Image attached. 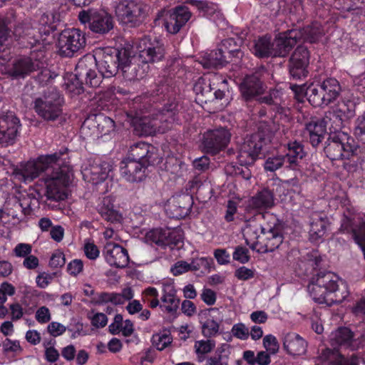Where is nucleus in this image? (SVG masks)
<instances>
[{
	"instance_id": "69168bd1",
	"label": "nucleus",
	"mask_w": 365,
	"mask_h": 365,
	"mask_svg": "<svg viewBox=\"0 0 365 365\" xmlns=\"http://www.w3.org/2000/svg\"><path fill=\"white\" fill-rule=\"evenodd\" d=\"M83 250L86 257L91 260H95L99 257L100 251L98 247L93 242L86 243Z\"/></svg>"
},
{
	"instance_id": "4be33fe9",
	"label": "nucleus",
	"mask_w": 365,
	"mask_h": 365,
	"mask_svg": "<svg viewBox=\"0 0 365 365\" xmlns=\"http://www.w3.org/2000/svg\"><path fill=\"white\" fill-rule=\"evenodd\" d=\"M308 291L316 302L326 304L329 306L333 304L341 303L349 295L348 290H344L341 293L337 292L334 297L331 296V294L327 292L322 285H319L314 277L308 285Z\"/></svg>"
},
{
	"instance_id": "9d476101",
	"label": "nucleus",
	"mask_w": 365,
	"mask_h": 365,
	"mask_svg": "<svg viewBox=\"0 0 365 365\" xmlns=\"http://www.w3.org/2000/svg\"><path fill=\"white\" fill-rule=\"evenodd\" d=\"M346 133L330 135L324 147L326 155L332 161L349 158L352 155L357 154L358 148L352 145Z\"/></svg>"
},
{
	"instance_id": "49530a36",
	"label": "nucleus",
	"mask_w": 365,
	"mask_h": 365,
	"mask_svg": "<svg viewBox=\"0 0 365 365\" xmlns=\"http://www.w3.org/2000/svg\"><path fill=\"white\" fill-rule=\"evenodd\" d=\"M60 21L59 13L51 11L43 14L38 20V23L41 26H44L43 32L49 34L51 31L56 29L57 24Z\"/></svg>"
},
{
	"instance_id": "20e7f679",
	"label": "nucleus",
	"mask_w": 365,
	"mask_h": 365,
	"mask_svg": "<svg viewBox=\"0 0 365 365\" xmlns=\"http://www.w3.org/2000/svg\"><path fill=\"white\" fill-rule=\"evenodd\" d=\"M155 148L144 142L130 146L128 157L121 162L120 173L128 182H141L145 177L148 167L155 163Z\"/></svg>"
},
{
	"instance_id": "f257e3e1",
	"label": "nucleus",
	"mask_w": 365,
	"mask_h": 365,
	"mask_svg": "<svg viewBox=\"0 0 365 365\" xmlns=\"http://www.w3.org/2000/svg\"><path fill=\"white\" fill-rule=\"evenodd\" d=\"M67 152V148H63L51 154L41 155L14 168V178L26 184L42 175L34 185L37 197L32 196L33 194L29 195L19 204L24 215H29L38 210L40 208V200L43 197L53 201L66 199L65 190L71 183L72 168L61 161L62 156Z\"/></svg>"
},
{
	"instance_id": "37998d69",
	"label": "nucleus",
	"mask_w": 365,
	"mask_h": 365,
	"mask_svg": "<svg viewBox=\"0 0 365 365\" xmlns=\"http://www.w3.org/2000/svg\"><path fill=\"white\" fill-rule=\"evenodd\" d=\"M323 120L326 121V126H327L328 124L330 125L329 130L331 133V135L344 133L341 131V129L344 128V121L341 111L329 112L323 118Z\"/></svg>"
},
{
	"instance_id": "ea45409f",
	"label": "nucleus",
	"mask_w": 365,
	"mask_h": 365,
	"mask_svg": "<svg viewBox=\"0 0 365 365\" xmlns=\"http://www.w3.org/2000/svg\"><path fill=\"white\" fill-rule=\"evenodd\" d=\"M287 153L284 155L289 164L287 168L295 169L299 160L302 159L305 155L303 146L297 141L291 142L287 144Z\"/></svg>"
},
{
	"instance_id": "423d86ee",
	"label": "nucleus",
	"mask_w": 365,
	"mask_h": 365,
	"mask_svg": "<svg viewBox=\"0 0 365 365\" xmlns=\"http://www.w3.org/2000/svg\"><path fill=\"white\" fill-rule=\"evenodd\" d=\"M232 134L226 126H217L205 131L200 140V148L212 156L219 154L229 145Z\"/></svg>"
},
{
	"instance_id": "bb28decb",
	"label": "nucleus",
	"mask_w": 365,
	"mask_h": 365,
	"mask_svg": "<svg viewBox=\"0 0 365 365\" xmlns=\"http://www.w3.org/2000/svg\"><path fill=\"white\" fill-rule=\"evenodd\" d=\"M217 311L216 308H210L202 310L199 314L202 334L206 338L214 337L219 333L221 320L212 315V312Z\"/></svg>"
},
{
	"instance_id": "f704fd0d",
	"label": "nucleus",
	"mask_w": 365,
	"mask_h": 365,
	"mask_svg": "<svg viewBox=\"0 0 365 365\" xmlns=\"http://www.w3.org/2000/svg\"><path fill=\"white\" fill-rule=\"evenodd\" d=\"M215 83L210 79L200 77L193 86V91L196 95V99L202 103L212 101V91L215 89Z\"/></svg>"
},
{
	"instance_id": "72a5a7b5",
	"label": "nucleus",
	"mask_w": 365,
	"mask_h": 365,
	"mask_svg": "<svg viewBox=\"0 0 365 365\" xmlns=\"http://www.w3.org/2000/svg\"><path fill=\"white\" fill-rule=\"evenodd\" d=\"M284 349L292 355H302L307 351V344L299 334L293 332L287 333L284 338Z\"/></svg>"
},
{
	"instance_id": "338daca9",
	"label": "nucleus",
	"mask_w": 365,
	"mask_h": 365,
	"mask_svg": "<svg viewBox=\"0 0 365 365\" xmlns=\"http://www.w3.org/2000/svg\"><path fill=\"white\" fill-rule=\"evenodd\" d=\"M232 334L237 339L245 340L249 336L248 329L243 324H235L232 328Z\"/></svg>"
},
{
	"instance_id": "1a4fd4ad",
	"label": "nucleus",
	"mask_w": 365,
	"mask_h": 365,
	"mask_svg": "<svg viewBox=\"0 0 365 365\" xmlns=\"http://www.w3.org/2000/svg\"><path fill=\"white\" fill-rule=\"evenodd\" d=\"M78 20L84 25L88 24L92 32L101 35L108 34L114 26L113 16L103 10H82L78 14Z\"/></svg>"
},
{
	"instance_id": "473e14b6",
	"label": "nucleus",
	"mask_w": 365,
	"mask_h": 365,
	"mask_svg": "<svg viewBox=\"0 0 365 365\" xmlns=\"http://www.w3.org/2000/svg\"><path fill=\"white\" fill-rule=\"evenodd\" d=\"M319 358L323 361H329L331 365H358L359 359L351 355L350 357H344L336 350L325 349L321 353Z\"/></svg>"
},
{
	"instance_id": "a19ab883",
	"label": "nucleus",
	"mask_w": 365,
	"mask_h": 365,
	"mask_svg": "<svg viewBox=\"0 0 365 365\" xmlns=\"http://www.w3.org/2000/svg\"><path fill=\"white\" fill-rule=\"evenodd\" d=\"M93 126L96 128L98 135L103 137L114 133L115 123L111 118L105 115L103 113H98L94 116Z\"/></svg>"
},
{
	"instance_id": "0e129e2a",
	"label": "nucleus",
	"mask_w": 365,
	"mask_h": 365,
	"mask_svg": "<svg viewBox=\"0 0 365 365\" xmlns=\"http://www.w3.org/2000/svg\"><path fill=\"white\" fill-rule=\"evenodd\" d=\"M47 330L51 336L57 337L62 335L66 331V327L59 322H52L48 325Z\"/></svg>"
},
{
	"instance_id": "58836bf2",
	"label": "nucleus",
	"mask_w": 365,
	"mask_h": 365,
	"mask_svg": "<svg viewBox=\"0 0 365 365\" xmlns=\"http://www.w3.org/2000/svg\"><path fill=\"white\" fill-rule=\"evenodd\" d=\"M292 31L297 32V40L298 42L306 41L315 43L323 35V31L318 24L304 27L302 29H292Z\"/></svg>"
},
{
	"instance_id": "2eb2a0df",
	"label": "nucleus",
	"mask_w": 365,
	"mask_h": 365,
	"mask_svg": "<svg viewBox=\"0 0 365 365\" xmlns=\"http://www.w3.org/2000/svg\"><path fill=\"white\" fill-rule=\"evenodd\" d=\"M41 67L42 63L38 60L31 57H22L8 65L5 68V74L12 80L24 79Z\"/></svg>"
},
{
	"instance_id": "cd10ccee",
	"label": "nucleus",
	"mask_w": 365,
	"mask_h": 365,
	"mask_svg": "<svg viewBox=\"0 0 365 365\" xmlns=\"http://www.w3.org/2000/svg\"><path fill=\"white\" fill-rule=\"evenodd\" d=\"M314 278L333 297L336 296L337 292L341 293L344 290H347L346 284L339 280L338 276L333 272H320Z\"/></svg>"
},
{
	"instance_id": "6ab92c4d",
	"label": "nucleus",
	"mask_w": 365,
	"mask_h": 365,
	"mask_svg": "<svg viewBox=\"0 0 365 365\" xmlns=\"http://www.w3.org/2000/svg\"><path fill=\"white\" fill-rule=\"evenodd\" d=\"M194 201L189 194L173 196L166 205V212L172 218L184 219L191 212Z\"/></svg>"
},
{
	"instance_id": "c85d7f7f",
	"label": "nucleus",
	"mask_w": 365,
	"mask_h": 365,
	"mask_svg": "<svg viewBox=\"0 0 365 365\" xmlns=\"http://www.w3.org/2000/svg\"><path fill=\"white\" fill-rule=\"evenodd\" d=\"M114 200L112 197L106 196L103 197L101 202L98 205V212L103 220L108 222L110 225L121 224L123 216L121 213L115 208Z\"/></svg>"
},
{
	"instance_id": "412c9836",
	"label": "nucleus",
	"mask_w": 365,
	"mask_h": 365,
	"mask_svg": "<svg viewBox=\"0 0 365 365\" xmlns=\"http://www.w3.org/2000/svg\"><path fill=\"white\" fill-rule=\"evenodd\" d=\"M103 255L110 266L116 268H125L128 266L130 260L128 250L123 246L113 242L106 244Z\"/></svg>"
},
{
	"instance_id": "6e6552de",
	"label": "nucleus",
	"mask_w": 365,
	"mask_h": 365,
	"mask_svg": "<svg viewBox=\"0 0 365 365\" xmlns=\"http://www.w3.org/2000/svg\"><path fill=\"white\" fill-rule=\"evenodd\" d=\"M86 43L85 33L79 29L63 30L58 37L56 47L62 57H73L81 51Z\"/></svg>"
},
{
	"instance_id": "b1692460",
	"label": "nucleus",
	"mask_w": 365,
	"mask_h": 365,
	"mask_svg": "<svg viewBox=\"0 0 365 365\" xmlns=\"http://www.w3.org/2000/svg\"><path fill=\"white\" fill-rule=\"evenodd\" d=\"M148 238L158 247L173 249L180 242V236L170 228H155L147 234Z\"/></svg>"
},
{
	"instance_id": "e2e57ef3",
	"label": "nucleus",
	"mask_w": 365,
	"mask_h": 365,
	"mask_svg": "<svg viewBox=\"0 0 365 365\" xmlns=\"http://www.w3.org/2000/svg\"><path fill=\"white\" fill-rule=\"evenodd\" d=\"M248 252L249 251L246 247L237 246L232 254L233 259L241 263H245L249 261Z\"/></svg>"
},
{
	"instance_id": "09e8293b",
	"label": "nucleus",
	"mask_w": 365,
	"mask_h": 365,
	"mask_svg": "<svg viewBox=\"0 0 365 365\" xmlns=\"http://www.w3.org/2000/svg\"><path fill=\"white\" fill-rule=\"evenodd\" d=\"M229 345L224 344L217 348L213 356L207 359L206 365H228V354L226 349Z\"/></svg>"
},
{
	"instance_id": "aec40b11",
	"label": "nucleus",
	"mask_w": 365,
	"mask_h": 365,
	"mask_svg": "<svg viewBox=\"0 0 365 365\" xmlns=\"http://www.w3.org/2000/svg\"><path fill=\"white\" fill-rule=\"evenodd\" d=\"M364 335L356 337L347 327H340L330 334V343L334 346H341L351 350L357 349L364 341Z\"/></svg>"
},
{
	"instance_id": "052dcab7",
	"label": "nucleus",
	"mask_w": 365,
	"mask_h": 365,
	"mask_svg": "<svg viewBox=\"0 0 365 365\" xmlns=\"http://www.w3.org/2000/svg\"><path fill=\"white\" fill-rule=\"evenodd\" d=\"M210 164V158L206 155H202L192 161V166L194 169L199 173H203L208 170Z\"/></svg>"
},
{
	"instance_id": "79ce46f5",
	"label": "nucleus",
	"mask_w": 365,
	"mask_h": 365,
	"mask_svg": "<svg viewBox=\"0 0 365 365\" xmlns=\"http://www.w3.org/2000/svg\"><path fill=\"white\" fill-rule=\"evenodd\" d=\"M255 55L259 58L273 56V42L270 36H261L255 42Z\"/></svg>"
},
{
	"instance_id": "4d7b16f0",
	"label": "nucleus",
	"mask_w": 365,
	"mask_h": 365,
	"mask_svg": "<svg viewBox=\"0 0 365 365\" xmlns=\"http://www.w3.org/2000/svg\"><path fill=\"white\" fill-rule=\"evenodd\" d=\"M215 346V341L210 339L197 341L195 344L196 353L198 355L210 352L214 349Z\"/></svg>"
},
{
	"instance_id": "a211bd4d",
	"label": "nucleus",
	"mask_w": 365,
	"mask_h": 365,
	"mask_svg": "<svg viewBox=\"0 0 365 365\" xmlns=\"http://www.w3.org/2000/svg\"><path fill=\"white\" fill-rule=\"evenodd\" d=\"M191 16L188 7L177 6L168 12L164 20V26L168 33L176 34L190 20Z\"/></svg>"
},
{
	"instance_id": "680f3d73",
	"label": "nucleus",
	"mask_w": 365,
	"mask_h": 365,
	"mask_svg": "<svg viewBox=\"0 0 365 365\" xmlns=\"http://www.w3.org/2000/svg\"><path fill=\"white\" fill-rule=\"evenodd\" d=\"M15 294V287L7 282H2L0 285V304H4L7 296H13Z\"/></svg>"
},
{
	"instance_id": "f3484780",
	"label": "nucleus",
	"mask_w": 365,
	"mask_h": 365,
	"mask_svg": "<svg viewBox=\"0 0 365 365\" xmlns=\"http://www.w3.org/2000/svg\"><path fill=\"white\" fill-rule=\"evenodd\" d=\"M238 126L245 130L247 133L245 134V142L244 145L241 148L239 155V161L240 167H237L235 170L236 174L240 175L244 179L250 180L251 178V171L250 167L251 166V148L250 143H251V135L248 133L251 128V124L249 122V119L245 121H241Z\"/></svg>"
},
{
	"instance_id": "ddd939ff",
	"label": "nucleus",
	"mask_w": 365,
	"mask_h": 365,
	"mask_svg": "<svg viewBox=\"0 0 365 365\" xmlns=\"http://www.w3.org/2000/svg\"><path fill=\"white\" fill-rule=\"evenodd\" d=\"M255 240L252 241V250L265 253L272 252L283 242V236L278 227L262 228L260 232H255Z\"/></svg>"
},
{
	"instance_id": "bf43d9fd",
	"label": "nucleus",
	"mask_w": 365,
	"mask_h": 365,
	"mask_svg": "<svg viewBox=\"0 0 365 365\" xmlns=\"http://www.w3.org/2000/svg\"><path fill=\"white\" fill-rule=\"evenodd\" d=\"M66 330L71 334L70 337L73 339H76L79 336H86L88 334V330L83 329V324L80 322L71 324L66 327Z\"/></svg>"
},
{
	"instance_id": "393cba45",
	"label": "nucleus",
	"mask_w": 365,
	"mask_h": 365,
	"mask_svg": "<svg viewBox=\"0 0 365 365\" xmlns=\"http://www.w3.org/2000/svg\"><path fill=\"white\" fill-rule=\"evenodd\" d=\"M112 165L110 163L101 160L94 162L86 168L83 172L85 180L98 185L106 180L111 170Z\"/></svg>"
},
{
	"instance_id": "3c124183",
	"label": "nucleus",
	"mask_w": 365,
	"mask_h": 365,
	"mask_svg": "<svg viewBox=\"0 0 365 365\" xmlns=\"http://www.w3.org/2000/svg\"><path fill=\"white\" fill-rule=\"evenodd\" d=\"M237 83L239 84L242 100L249 107L251 103V75L246 74L243 78H239Z\"/></svg>"
},
{
	"instance_id": "603ef678",
	"label": "nucleus",
	"mask_w": 365,
	"mask_h": 365,
	"mask_svg": "<svg viewBox=\"0 0 365 365\" xmlns=\"http://www.w3.org/2000/svg\"><path fill=\"white\" fill-rule=\"evenodd\" d=\"M286 162L284 155H273L267 158L264 168L266 171L274 172L281 168Z\"/></svg>"
},
{
	"instance_id": "e433bc0d",
	"label": "nucleus",
	"mask_w": 365,
	"mask_h": 365,
	"mask_svg": "<svg viewBox=\"0 0 365 365\" xmlns=\"http://www.w3.org/2000/svg\"><path fill=\"white\" fill-rule=\"evenodd\" d=\"M327 225V218L322 214L314 212L310 217L309 239L312 242H317L322 239L326 232Z\"/></svg>"
},
{
	"instance_id": "5fc2aeb1",
	"label": "nucleus",
	"mask_w": 365,
	"mask_h": 365,
	"mask_svg": "<svg viewBox=\"0 0 365 365\" xmlns=\"http://www.w3.org/2000/svg\"><path fill=\"white\" fill-rule=\"evenodd\" d=\"M190 3L203 16L210 15L215 10L214 4L206 1L190 0Z\"/></svg>"
},
{
	"instance_id": "dca6fc26",
	"label": "nucleus",
	"mask_w": 365,
	"mask_h": 365,
	"mask_svg": "<svg viewBox=\"0 0 365 365\" xmlns=\"http://www.w3.org/2000/svg\"><path fill=\"white\" fill-rule=\"evenodd\" d=\"M243 43V36L236 35L234 37L223 39L218 46L229 63H239L242 66L246 65L245 52L242 49Z\"/></svg>"
},
{
	"instance_id": "7ed1b4c3",
	"label": "nucleus",
	"mask_w": 365,
	"mask_h": 365,
	"mask_svg": "<svg viewBox=\"0 0 365 365\" xmlns=\"http://www.w3.org/2000/svg\"><path fill=\"white\" fill-rule=\"evenodd\" d=\"M93 56L102 78H112L119 71L124 78L132 79L134 77L128 74L133 66L132 59L134 56L133 46L129 43L114 47H98L94 50Z\"/></svg>"
},
{
	"instance_id": "c03bdc74",
	"label": "nucleus",
	"mask_w": 365,
	"mask_h": 365,
	"mask_svg": "<svg viewBox=\"0 0 365 365\" xmlns=\"http://www.w3.org/2000/svg\"><path fill=\"white\" fill-rule=\"evenodd\" d=\"M274 205V196L268 189H263L252 197V208L267 209Z\"/></svg>"
},
{
	"instance_id": "13d9d810",
	"label": "nucleus",
	"mask_w": 365,
	"mask_h": 365,
	"mask_svg": "<svg viewBox=\"0 0 365 365\" xmlns=\"http://www.w3.org/2000/svg\"><path fill=\"white\" fill-rule=\"evenodd\" d=\"M354 135L359 141L365 144V112L356 120Z\"/></svg>"
},
{
	"instance_id": "f03ea898",
	"label": "nucleus",
	"mask_w": 365,
	"mask_h": 365,
	"mask_svg": "<svg viewBox=\"0 0 365 365\" xmlns=\"http://www.w3.org/2000/svg\"><path fill=\"white\" fill-rule=\"evenodd\" d=\"M179 89L171 78H164L155 86L150 96L145 95L137 99L135 113L130 111L128 118L134 130L140 135H153L160 128H168L169 124L180 121L181 106L176 98Z\"/></svg>"
},
{
	"instance_id": "de8ad7c7",
	"label": "nucleus",
	"mask_w": 365,
	"mask_h": 365,
	"mask_svg": "<svg viewBox=\"0 0 365 365\" xmlns=\"http://www.w3.org/2000/svg\"><path fill=\"white\" fill-rule=\"evenodd\" d=\"M319 84H311L306 89V96L309 102L314 107L327 106L326 100L322 98L324 94L320 91Z\"/></svg>"
},
{
	"instance_id": "7c9ffc66",
	"label": "nucleus",
	"mask_w": 365,
	"mask_h": 365,
	"mask_svg": "<svg viewBox=\"0 0 365 365\" xmlns=\"http://www.w3.org/2000/svg\"><path fill=\"white\" fill-rule=\"evenodd\" d=\"M212 259L207 257H201L189 264L185 261H178L171 267L170 272L174 276H179L188 271H197L201 267L205 270L210 267Z\"/></svg>"
},
{
	"instance_id": "4468645a",
	"label": "nucleus",
	"mask_w": 365,
	"mask_h": 365,
	"mask_svg": "<svg viewBox=\"0 0 365 365\" xmlns=\"http://www.w3.org/2000/svg\"><path fill=\"white\" fill-rule=\"evenodd\" d=\"M96 66L94 56H85L78 61L73 74L85 81L89 87L98 88L102 83V75L97 73Z\"/></svg>"
},
{
	"instance_id": "f8f14e48",
	"label": "nucleus",
	"mask_w": 365,
	"mask_h": 365,
	"mask_svg": "<svg viewBox=\"0 0 365 365\" xmlns=\"http://www.w3.org/2000/svg\"><path fill=\"white\" fill-rule=\"evenodd\" d=\"M21 129L20 119L14 111L0 112V145L7 147L14 145Z\"/></svg>"
},
{
	"instance_id": "9b49d317",
	"label": "nucleus",
	"mask_w": 365,
	"mask_h": 365,
	"mask_svg": "<svg viewBox=\"0 0 365 365\" xmlns=\"http://www.w3.org/2000/svg\"><path fill=\"white\" fill-rule=\"evenodd\" d=\"M138 58L143 63H154L163 60L165 47L163 41L156 36H145L137 45Z\"/></svg>"
},
{
	"instance_id": "5701e85b",
	"label": "nucleus",
	"mask_w": 365,
	"mask_h": 365,
	"mask_svg": "<svg viewBox=\"0 0 365 365\" xmlns=\"http://www.w3.org/2000/svg\"><path fill=\"white\" fill-rule=\"evenodd\" d=\"M309 53L307 48L298 46L289 59V69L291 76L300 79L307 75V67L309 64Z\"/></svg>"
},
{
	"instance_id": "a18cd8bd",
	"label": "nucleus",
	"mask_w": 365,
	"mask_h": 365,
	"mask_svg": "<svg viewBox=\"0 0 365 365\" xmlns=\"http://www.w3.org/2000/svg\"><path fill=\"white\" fill-rule=\"evenodd\" d=\"M65 89L71 97L78 96L84 92L83 81L73 73L68 74L65 78Z\"/></svg>"
},
{
	"instance_id": "774afa93",
	"label": "nucleus",
	"mask_w": 365,
	"mask_h": 365,
	"mask_svg": "<svg viewBox=\"0 0 365 365\" xmlns=\"http://www.w3.org/2000/svg\"><path fill=\"white\" fill-rule=\"evenodd\" d=\"M32 251V247L29 244L19 243L14 249V253L16 257L25 258L30 255Z\"/></svg>"
},
{
	"instance_id": "6e6d98bb",
	"label": "nucleus",
	"mask_w": 365,
	"mask_h": 365,
	"mask_svg": "<svg viewBox=\"0 0 365 365\" xmlns=\"http://www.w3.org/2000/svg\"><path fill=\"white\" fill-rule=\"evenodd\" d=\"M56 75L51 72L48 68H43L41 71L34 77V81L41 86H45L48 85Z\"/></svg>"
},
{
	"instance_id": "0eeeda50",
	"label": "nucleus",
	"mask_w": 365,
	"mask_h": 365,
	"mask_svg": "<svg viewBox=\"0 0 365 365\" xmlns=\"http://www.w3.org/2000/svg\"><path fill=\"white\" fill-rule=\"evenodd\" d=\"M115 14L119 22L128 27L139 26L146 16V6L136 1L123 0L115 6Z\"/></svg>"
},
{
	"instance_id": "2f4dec72",
	"label": "nucleus",
	"mask_w": 365,
	"mask_h": 365,
	"mask_svg": "<svg viewBox=\"0 0 365 365\" xmlns=\"http://www.w3.org/2000/svg\"><path fill=\"white\" fill-rule=\"evenodd\" d=\"M162 304L160 307L169 314H175L180 304V299L177 296V290L172 284H167L163 287L161 297Z\"/></svg>"
},
{
	"instance_id": "c756f323",
	"label": "nucleus",
	"mask_w": 365,
	"mask_h": 365,
	"mask_svg": "<svg viewBox=\"0 0 365 365\" xmlns=\"http://www.w3.org/2000/svg\"><path fill=\"white\" fill-rule=\"evenodd\" d=\"M305 130L312 145L317 147L322 142L327 133L326 121L323 118L312 119L306 123Z\"/></svg>"
},
{
	"instance_id": "a878e982",
	"label": "nucleus",
	"mask_w": 365,
	"mask_h": 365,
	"mask_svg": "<svg viewBox=\"0 0 365 365\" xmlns=\"http://www.w3.org/2000/svg\"><path fill=\"white\" fill-rule=\"evenodd\" d=\"M297 32L292 30L279 34L273 41V56L285 57L298 43Z\"/></svg>"
},
{
	"instance_id": "8fccbe9b",
	"label": "nucleus",
	"mask_w": 365,
	"mask_h": 365,
	"mask_svg": "<svg viewBox=\"0 0 365 365\" xmlns=\"http://www.w3.org/2000/svg\"><path fill=\"white\" fill-rule=\"evenodd\" d=\"M151 341L153 345L159 351L164 350L173 342V337L168 331L154 334Z\"/></svg>"
},
{
	"instance_id": "39448f33",
	"label": "nucleus",
	"mask_w": 365,
	"mask_h": 365,
	"mask_svg": "<svg viewBox=\"0 0 365 365\" xmlns=\"http://www.w3.org/2000/svg\"><path fill=\"white\" fill-rule=\"evenodd\" d=\"M64 98L56 87H49L34 101L36 114L46 121H55L63 113Z\"/></svg>"
},
{
	"instance_id": "c9c22d12",
	"label": "nucleus",
	"mask_w": 365,
	"mask_h": 365,
	"mask_svg": "<svg viewBox=\"0 0 365 365\" xmlns=\"http://www.w3.org/2000/svg\"><path fill=\"white\" fill-rule=\"evenodd\" d=\"M217 48L206 52L200 57V63L205 68H221L229 63L227 57Z\"/></svg>"
},
{
	"instance_id": "864d4df0",
	"label": "nucleus",
	"mask_w": 365,
	"mask_h": 365,
	"mask_svg": "<svg viewBox=\"0 0 365 365\" xmlns=\"http://www.w3.org/2000/svg\"><path fill=\"white\" fill-rule=\"evenodd\" d=\"M265 72L264 66H261L258 71L252 75V98L264 93L266 87L263 82L260 81L262 74Z\"/></svg>"
},
{
	"instance_id": "4c0bfd02",
	"label": "nucleus",
	"mask_w": 365,
	"mask_h": 365,
	"mask_svg": "<svg viewBox=\"0 0 365 365\" xmlns=\"http://www.w3.org/2000/svg\"><path fill=\"white\" fill-rule=\"evenodd\" d=\"M320 91L323 93L327 106L335 101L341 91V86L339 81L333 78H329L319 83Z\"/></svg>"
}]
</instances>
